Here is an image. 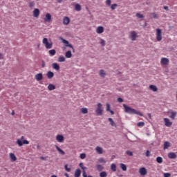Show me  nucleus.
I'll use <instances>...</instances> for the list:
<instances>
[{"instance_id": "4", "label": "nucleus", "mask_w": 177, "mask_h": 177, "mask_svg": "<svg viewBox=\"0 0 177 177\" xmlns=\"http://www.w3.org/2000/svg\"><path fill=\"white\" fill-rule=\"evenodd\" d=\"M102 103H98L97 104V108L95 109V113L97 115H103V109H102Z\"/></svg>"}, {"instance_id": "46", "label": "nucleus", "mask_w": 177, "mask_h": 177, "mask_svg": "<svg viewBox=\"0 0 177 177\" xmlns=\"http://www.w3.org/2000/svg\"><path fill=\"white\" fill-rule=\"evenodd\" d=\"M79 167L82 169V171H85V169H86V167H84V163L82 162L80 163Z\"/></svg>"}, {"instance_id": "2", "label": "nucleus", "mask_w": 177, "mask_h": 177, "mask_svg": "<svg viewBox=\"0 0 177 177\" xmlns=\"http://www.w3.org/2000/svg\"><path fill=\"white\" fill-rule=\"evenodd\" d=\"M46 49H52L53 47V43L48 41V38L44 37L42 41Z\"/></svg>"}, {"instance_id": "8", "label": "nucleus", "mask_w": 177, "mask_h": 177, "mask_svg": "<svg viewBox=\"0 0 177 177\" xmlns=\"http://www.w3.org/2000/svg\"><path fill=\"white\" fill-rule=\"evenodd\" d=\"M164 122H165V127H167L168 128H170V127H172V122H171V120H169V118H165Z\"/></svg>"}, {"instance_id": "18", "label": "nucleus", "mask_w": 177, "mask_h": 177, "mask_svg": "<svg viewBox=\"0 0 177 177\" xmlns=\"http://www.w3.org/2000/svg\"><path fill=\"white\" fill-rule=\"evenodd\" d=\"M9 157H10V160H12V161H17V158L16 157V155H15V153H10L9 154Z\"/></svg>"}, {"instance_id": "44", "label": "nucleus", "mask_w": 177, "mask_h": 177, "mask_svg": "<svg viewBox=\"0 0 177 177\" xmlns=\"http://www.w3.org/2000/svg\"><path fill=\"white\" fill-rule=\"evenodd\" d=\"M118 6V5H117V3L112 4V5L111 6V9L112 10H114L115 9V8H117Z\"/></svg>"}, {"instance_id": "16", "label": "nucleus", "mask_w": 177, "mask_h": 177, "mask_svg": "<svg viewBox=\"0 0 177 177\" xmlns=\"http://www.w3.org/2000/svg\"><path fill=\"white\" fill-rule=\"evenodd\" d=\"M52 68L53 70H56V71H59V70H60V66H59L57 63H53L52 64Z\"/></svg>"}, {"instance_id": "57", "label": "nucleus", "mask_w": 177, "mask_h": 177, "mask_svg": "<svg viewBox=\"0 0 177 177\" xmlns=\"http://www.w3.org/2000/svg\"><path fill=\"white\" fill-rule=\"evenodd\" d=\"M146 156L147 157H150V151L147 150L146 152Z\"/></svg>"}, {"instance_id": "38", "label": "nucleus", "mask_w": 177, "mask_h": 177, "mask_svg": "<svg viewBox=\"0 0 177 177\" xmlns=\"http://www.w3.org/2000/svg\"><path fill=\"white\" fill-rule=\"evenodd\" d=\"M156 161L158 164H161L162 162V158L158 156L156 158Z\"/></svg>"}, {"instance_id": "5", "label": "nucleus", "mask_w": 177, "mask_h": 177, "mask_svg": "<svg viewBox=\"0 0 177 177\" xmlns=\"http://www.w3.org/2000/svg\"><path fill=\"white\" fill-rule=\"evenodd\" d=\"M156 39L158 41H160L161 39H162V31L160 28L156 29Z\"/></svg>"}, {"instance_id": "35", "label": "nucleus", "mask_w": 177, "mask_h": 177, "mask_svg": "<svg viewBox=\"0 0 177 177\" xmlns=\"http://www.w3.org/2000/svg\"><path fill=\"white\" fill-rule=\"evenodd\" d=\"M120 166L122 171H127V165H125V164L120 163Z\"/></svg>"}, {"instance_id": "41", "label": "nucleus", "mask_w": 177, "mask_h": 177, "mask_svg": "<svg viewBox=\"0 0 177 177\" xmlns=\"http://www.w3.org/2000/svg\"><path fill=\"white\" fill-rule=\"evenodd\" d=\"M99 162H101L102 164H106V160L103 158H100L98 159Z\"/></svg>"}, {"instance_id": "55", "label": "nucleus", "mask_w": 177, "mask_h": 177, "mask_svg": "<svg viewBox=\"0 0 177 177\" xmlns=\"http://www.w3.org/2000/svg\"><path fill=\"white\" fill-rule=\"evenodd\" d=\"M163 175L164 177H171V174L169 173H165Z\"/></svg>"}, {"instance_id": "7", "label": "nucleus", "mask_w": 177, "mask_h": 177, "mask_svg": "<svg viewBox=\"0 0 177 177\" xmlns=\"http://www.w3.org/2000/svg\"><path fill=\"white\" fill-rule=\"evenodd\" d=\"M44 21L46 23H50V21H52V15H50V13H46V16H45V17L44 19Z\"/></svg>"}, {"instance_id": "53", "label": "nucleus", "mask_w": 177, "mask_h": 177, "mask_svg": "<svg viewBox=\"0 0 177 177\" xmlns=\"http://www.w3.org/2000/svg\"><path fill=\"white\" fill-rule=\"evenodd\" d=\"M66 46L71 48V49H73V50L74 52V47L71 44H70V43L68 45H66Z\"/></svg>"}, {"instance_id": "48", "label": "nucleus", "mask_w": 177, "mask_h": 177, "mask_svg": "<svg viewBox=\"0 0 177 177\" xmlns=\"http://www.w3.org/2000/svg\"><path fill=\"white\" fill-rule=\"evenodd\" d=\"M100 44L102 45V46H104V45H106V41H104V39H100Z\"/></svg>"}, {"instance_id": "49", "label": "nucleus", "mask_w": 177, "mask_h": 177, "mask_svg": "<svg viewBox=\"0 0 177 177\" xmlns=\"http://www.w3.org/2000/svg\"><path fill=\"white\" fill-rule=\"evenodd\" d=\"M105 3L108 5V6H110V5H111V0H106Z\"/></svg>"}, {"instance_id": "25", "label": "nucleus", "mask_w": 177, "mask_h": 177, "mask_svg": "<svg viewBox=\"0 0 177 177\" xmlns=\"http://www.w3.org/2000/svg\"><path fill=\"white\" fill-rule=\"evenodd\" d=\"M149 88L151 89V91H153V92H157V91H158V88H157V86L151 84L149 86Z\"/></svg>"}, {"instance_id": "62", "label": "nucleus", "mask_w": 177, "mask_h": 177, "mask_svg": "<svg viewBox=\"0 0 177 177\" xmlns=\"http://www.w3.org/2000/svg\"><path fill=\"white\" fill-rule=\"evenodd\" d=\"M64 175L66 177H70V176H68V174H67V173H65Z\"/></svg>"}, {"instance_id": "34", "label": "nucleus", "mask_w": 177, "mask_h": 177, "mask_svg": "<svg viewBox=\"0 0 177 177\" xmlns=\"http://www.w3.org/2000/svg\"><path fill=\"white\" fill-rule=\"evenodd\" d=\"M81 113H82V114H88V109L87 108H82L80 109Z\"/></svg>"}, {"instance_id": "54", "label": "nucleus", "mask_w": 177, "mask_h": 177, "mask_svg": "<svg viewBox=\"0 0 177 177\" xmlns=\"http://www.w3.org/2000/svg\"><path fill=\"white\" fill-rule=\"evenodd\" d=\"M117 100L118 103H122V102H124V100H122L121 97H118Z\"/></svg>"}, {"instance_id": "1", "label": "nucleus", "mask_w": 177, "mask_h": 177, "mask_svg": "<svg viewBox=\"0 0 177 177\" xmlns=\"http://www.w3.org/2000/svg\"><path fill=\"white\" fill-rule=\"evenodd\" d=\"M123 107L124 112L127 113V114H137V115H140V117H143V113L136 111L135 109L128 106V105L125 104H123Z\"/></svg>"}, {"instance_id": "24", "label": "nucleus", "mask_w": 177, "mask_h": 177, "mask_svg": "<svg viewBox=\"0 0 177 177\" xmlns=\"http://www.w3.org/2000/svg\"><path fill=\"white\" fill-rule=\"evenodd\" d=\"M73 56V54L71 53V51L68 50L65 53V57H66V59H71V57Z\"/></svg>"}, {"instance_id": "33", "label": "nucleus", "mask_w": 177, "mask_h": 177, "mask_svg": "<svg viewBox=\"0 0 177 177\" xmlns=\"http://www.w3.org/2000/svg\"><path fill=\"white\" fill-rule=\"evenodd\" d=\"M100 77H102L103 78L106 77V73L104 72V70L100 71Z\"/></svg>"}, {"instance_id": "39", "label": "nucleus", "mask_w": 177, "mask_h": 177, "mask_svg": "<svg viewBox=\"0 0 177 177\" xmlns=\"http://www.w3.org/2000/svg\"><path fill=\"white\" fill-rule=\"evenodd\" d=\"M151 19H158V16L157 15V14L153 12L151 14Z\"/></svg>"}, {"instance_id": "6", "label": "nucleus", "mask_w": 177, "mask_h": 177, "mask_svg": "<svg viewBox=\"0 0 177 177\" xmlns=\"http://www.w3.org/2000/svg\"><path fill=\"white\" fill-rule=\"evenodd\" d=\"M138 172L141 176H145V175H147V169L145 167L140 168Z\"/></svg>"}, {"instance_id": "23", "label": "nucleus", "mask_w": 177, "mask_h": 177, "mask_svg": "<svg viewBox=\"0 0 177 177\" xmlns=\"http://www.w3.org/2000/svg\"><path fill=\"white\" fill-rule=\"evenodd\" d=\"M48 91H55V89H56V86H55V84H50L48 86Z\"/></svg>"}, {"instance_id": "10", "label": "nucleus", "mask_w": 177, "mask_h": 177, "mask_svg": "<svg viewBox=\"0 0 177 177\" xmlns=\"http://www.w3.org/2000/svg\"><path fill=\"white\" fill-rule=\"evenodd\" d=\"M56 140L59 142V143H63L64 142V136L58 134L56 136Z\"/></svg>"}, {"instance_id": "63", "label": "nucleus", "mask_w": 177, "mask_h": 177, "mask_svg": "<svg viewBox=\"0 0 177 177\" xmlns=\"http://www.w3.org/2000/svg\"><path fill=\"white\" fill-rule=\"evenodd\" d=\"M164 9H165V10H168V6H165V7H164Z\"/></svg>"}, {"instance_id": "36", "label": "nucleus", "mask_w": 177, "mask_h": 177, "mask_svg": "<svg viewBox=\"0 0 177 177\" xmlns=\"http://www.w3.org/2000/svg\"><path fill=\"white\" fill-rule=\"evenodd\" d=\"M100 177H107V172L106 171H102L100 173Z\"/></svg>"}, {"instance_id": "43", "label": "nucleus", "mask_w": 177, "mask_h": 177, "mask_svg": "<svg viewBox=\"0 0 177 177\" xmlns=\"http://www.w3.org/2000/svg\"><path fill=\"white\" fill-rule=\"evenodd\" d=\"M97 169L98 170V171H103V166H102L101 165H97Z\"/></svg>"}, {"instance_id": "20", "label": "nucleus", "mask_w": 177, "mask_h": 177, "mask_svg": "<svg viewBox=\"0 0 177 177\" xmlns=\"http://www.w3.org/2000/svg\"><path fill=\"white\" fill-rule=\"evenodd\" d=\"M168 157L172 160L176 158V153H174V152H170L168 154Z\"/></svg>"}, {"instance_id": "59", "label": "nucleus", "mask_w": 177, "mask_h": 177, "mask_svg": "<svg viewBox=\"0 0 177 177\" xmlns=\"http://www.w3.org/2000/svg\"><path fill=\"white\" fill-rule=\"evenodd\" d=\"M41 66L45 67V62H44V61L42 62Z\"/></svg>"}, {"instance_id": "45", "label": "nucleus", "mask_w": 177, "mask_h": 177, "mask_svg": "<svg viewBox=\"0 0 177 177\" xmlns=\"http://www.w3.org/2000/svg\"><path fill=\"white\" fill-rule=\"evenodd\" d=\"M64 168L67 172H70L71 171V168L68 167V165H65Z\"/></svg>"}, {"instance_id": "50", "label": "nucleus", "mask_w": 177, "mask_h": 177, "mask_svg": "<svg viewBox=\"0 0 177 177\" xmlns=\"http://www.w3.org/2000/svg\"><path fill=\"white\" fill-rule=\"evenodd\" d=\"M85 157H86V154H85V153H81L80 154V158L82 160H84L85 158Z\"/></svg>"}, {"instance_id": "11", "label": "nucleus", "mask_w": 177, "mask_h": 177, "mask_svg": "<svg viewBox=\"0 0 177 177\" xmlns=\"http://www.w3.org/2000/svg\"><path fill=\"white\" fill-rule=\"evenodd\" d=\"M70 18L68 17H64L63 18V24L64 26H68V24H70Z\"/></svg>"}, {"instance_id": "60", "label": "nucleus", "mask_w": 177, "mask_h": 177, "mask_svg": "<svg viewBox=\"0 0 177 177\" xmlns=\"http://www.w3.org/2000/svg\"><path fill=\"white\" fill-rule=\"evenodd\" d=\"M148 117L151 120V113H148Z\"/></svg>"}, {"instance_id": "30", "label": "nucleus", "mask_w": 177, "mask_h": 177, "mask_svg": "<svg viewBox=\"0 0 177 177\" xmlns=\"http://www.w3.org/2000/svg\"><path fill=\"white\" fill-rule=\"evenodd\" d=\"M50 56H55L56 55V50L52 49L48 51Z\"/></svg>"}, {"instance_id": "32", "label": "nucleus", "mask_w": 177, "mask_h": 177, "mask_svg": "<svg viewBox=\"0 0 177 177\" xmlns=\"http://www.w3.org/2000/svg\"><path fill=\"white\" fill-rule=\"evenodd\" d=\"M170 113L171 115L169 117L171 118V120H175V118L176 117V112L171 111Z\"/></svg>"}, {"instance_id": "13", "label": "nucleus", "mask_w": 177, "mask_h": 177, "mask_svg": "<svg viewBox=\"0 0 177 177\" xmlns=\"http://www.w3.org/2000/svg\"><path fill=\"white\" fill-rule=\"evenodd\" d=\"M161 64H163L164 66H167L169 63V59L165 57H162L160 60Z\"/></svg>"}, {"instance_id": "52", "label": "nucleus", "mask_w": 177, "mask_h": 177, "mask_svg": "<svg viewBox=\"0 0 177 177\" xmlns=\"http://www.w3.org/2000/svg\"><path fill=\"white\" fill-rule=\"evenodd\" d=\"M111 109H110V104L106 103V111H110Z\"/></svg>"}, {"instance_id": "19", "label": "nucleus", "mask_w": 177, "mask_h": 177, "mask_svg": "<svg viewBox=\"0 0 177 177\" xmlns=\"http://www.w3.org/2000/svg\"><path fill=\"white\" fill-rule=\"evenodd\" d=\"M95 151L97 153V154H103V148L100 147H96Z\"/></svg>"}, {"instance_id": "61", "label": "nucleus", "mask_w": 177, "mask_h": 177, "mask_svg": "<svg viewBox=\"0 0 177 177\" xmlns=\"http://www.w3.org/2000/svg\"><path fill=\"white\" fill-rule=\"evenodd\" d=\"M0 59H3V55H2V53H0Z\"/></svg>"}, {"instance_id": "15", "label": "nucleus", "mask_w": 177, "mask_h": 177, "mask_svg": "<svg viewBox=\"0 0 177 177\" xmlns=\"http://www.w3.org/2000/svg\"><path fill=\"white\" fill-rule=\"evenodd\" d=\"M39 13H40L39 9L35 8L33 10V13H32L33 17H38L39 16Z\"/></svg>"}, {"instance_id": "37", "label": "nucleus", "mask_w": 177, "mask_h": 177, "mask_svg": "<svg viewBox=\"0 0 177 177\" xmlns=\"http://www.w3.org/2000/svg\"><path fill=\"white\" fill-rule=\"evenodd\" d=\"M170 145H171V143H169V142H168V141L165 142L164 149H167V148L169 147Z\"/></svg>"}, {"instance_id": "47", "label": "nucleus", "mask_w": 177, "mask_h": 177, "mask_svg": "<svg viewBox=\"0 0 177 177\" xmlns=\"http://www.w3.org/2000/svg\"><path fill=\"white\" fill-rule=\"evenodd\" d=\"M137 127H145V123L144 122H139L138 124H137Z\"/></svg>"}, {"instance_id": "64", "label": "nucleus", "mask_w": 177, "mask_h": 177, "mask_svg": "<svg viewBox=\"0 0 177 177\" xmlns=\"http://www.w3.org/2000/svg\"><path fill=\"white\" fill-rule=\"evenodd\" d=\"M11 115H15V111H12Z\"/></svg>"}, {"instance_id": "26", "label": "nucleus", "mask_w": 177, "mask_h": 177, "mask_svg": "<svg viewBox=\"0 0 177 177\" xmlns=\"http://www.w3.org/2000/svg\"><path fill=\"white\" fill-rule=\"evenodd\" d=\"M108 120L110 122V125H111V127H117V125L115 124V122H114V120H113V118H109Z\"/></svg>"}, {"instance_id": "28", "label": "nucleus", "mask_w": 177, "mask_h": 177, "mask_svg": "<svg viewBox=\"0 0 177 177\" xmlns=\"http://www.w3.org/2000/svg\"><path fill=\"white\" fill-rule=\"evenodd\" d=\"M59 39L60 41H62L63 42V44H65V46L70 44V43L68 42V41L64 39L63 37H59Z\"/></svg>"}, {"instance_id": "29", "label": "nucleus", "mask_w": 177, "mask_h": 177, "mask_svg": "<svg viewBox=\"0 0 177 177\" xmlns=\"http://www.w3.org/2000/svg\"><path fill=\"white\" fill-rule=\"evenodd\" d=\"M111 171H113V172H115V171H117V166L115 165V164L114 163L111 164Z\"/></svg>"}, {"instance_id": "12", "label": "nucleus", "mask_w": 177, "mask_h": 177, "mask_svg": "<svg viewBox=\"0 0 177 177\" xmlns=\"http://www.w3.org/2000/svg\"><path fill=\"white\" fill-rule=\"evenodd\" d=\"M35 78L37 81H41L44 78V75L42 73H37L35 75Z\"/></svg>"}, {"instance_id": "58", "label": "nucleus", "mask_w": 177, "mask_h": 177, "mask_svg": "<svg viewBox=\"0 0 177 177\" xmlns=\"http://www.w3.org/2000/svg\"><path fill=\"white\" fill-rule=\"evenodd\" d=\"M109 111L111 113V115H114V112L111 109Z\"/></svg>"}, {"instance_id": "14", "label": "nucleus", "mask_w": 177, "mask_h": 177, "mask_svg": "<svg viewBox=\"0 0 177 177\" xmlns=\"http://www.w3.org/2000/svg\"><path fill=\"white\" fill-rule=\"evenodd\" d=\"M96 32L97 34H103L104 32V28L103 26H98L96 28Z\"/></svg>"}, {"instance_id": "51", "label": "nucleus", "mask_w": 177, "mask_h": 177, "mask_svg": "<svg viewBox=\"0 0 177 177\" xmlns=\"http://www.w3.org/2000/svg\"><path fill=\"white\" fill-rule=\"evenodd\" d=\"M126 153L128 154V156H133V153L131 151H127Z\"/></svg>"}, {"instance_id": "21", "label": "nucleus", "mask_w": 177, "mask_h": 177, "mask_svg": "<svg viewBox=\"0 0 177 177\" xmlns=\"http://www.w3.org/2000/svg\"><path fill=\"white\" fill-rule=\"evenodd\" d=\"M55 149L57 150V151H59V153L62 154V156H64L66 154V152L61 149L60 147H59V146L55 145Z\"/></svg>"}, {"instance_id": "22", "label": "nucleus", "mask_w": 177, "mask_h": 177, "mask_svg": "<svg viewBox=\"0 0 177 177\" xmlns=\"http://www.w3.org/2000/svg\"><path fill=\"white\" fill-rule=\"evenodd\" d=\"M75 177H80L81 176V169H77L75 171V174H74Z\"/></svg>"}, {"instance_id": "17", "label": "nucleus", "mask_w": 177, "mask_h": 177, "mask_svg": "<svg viewBox=\"0 0 177 177\" xmlns=\"http://www.w3.org/2000/svg\"><path fill=\"white\" fill-rule=\"evenodd\" d=\"M46 76L48 80H51V78H53V77H55V73H53V72L52 71H48L47 72Z\"/></svg>"}, {"instance_id": "40", "label": "nucleus", "mask_w": 177, "mask_h": 177, "mask_svg": "<svg viewBox=\"0 0 177 177\" xmlns=\"http://www.w3.org/2000/svg\"><path fill=\"white\" fill-rule=\"evenodd\" d=\"M136 17H138V19H143L145 17L143 16V15L137 12L136 15Z\"/></svg>"}, {"instance_id": "27", "label": "nucleus", "mask_w": 177, "mask_h": 177, "mask_svg": "<svg viewBox=\"0 0 177 177\" xmlns=\"http://www.w3.org/2000/svg\"><path fill=\"white\" fill-rule=\"evenodd\" d=\"M58 62L59 63H63V62H66V57H64V56L63 55L59 56L58 58Z\"/></svg>"}, {"instance_id": "42", "label": "nucleus", "mask_w": 177, "mask_h": 177, "mask_svg": "<svg viewBox=\"0 0 177 177\" xmlns=\"http://www.w3.org/2000/svg\"><path fill=\"white\" fill-rule=\"evenodd\" d=\"M29 8H34L35 6V2L34 1H30L28 3Z\"/></svg>"}, {"instance_id": "9", "label": "nucleus", "mask_w": 177, "mask_h": 177, "mask_svg": "<svg viewBox=\"0 0 177 177\" xmlns=\"http://www.w3.org/2000/svg\"><path fill=\"white\" fill-rule=\"evenodd\" d=\"M130 34L131 41H136V38H138V33H136L135 30H133Z\"/></svg>"}, {"instance_id": "31", "label": "nucleus", "mask_w": 177, "mask_h": 177, "mask_svg": "<svg viewBox=\"0 0 177 177\" xmlns=\"http://www.w3.org/2000/svg\"><path fill=\"white\" fill-rule=\"evenodd\" d=\"M75 10L80 12L81 10V5L77 3L75 5Z\"/></svg>"}, {"instance_id": "56", "label": "nucleus", "mask_w": 177, "mask_h": 177, "mask_svg": "<svg viewBox=\"0 0 177 177\" xmlns=\"http://www.w3.org/2000/svg\"><path fill=\"white\" fill-rule=\"evenodd\" d=\"M82 175H83V177H88V175H86V171H85V170H83Z\"/></svg>"}, {"instance_id": "3", "label": "nucleus", "mask_w": 177, "mask_h": 177, "mask_svg": "<svg viewBox=\"0 0 177 177\" xmlns=\"http://www.w3.org/2000/svg\"><path fill=\"white\" fill-rule=\"evenodd\" d=\"M28 143H30L28 140H24V136H21V140H17V144L19 147H21V146H23L24 145H28Z\"/></svg>"}]
</instances>
